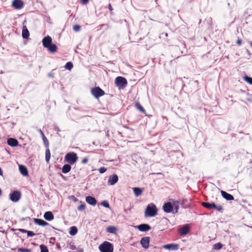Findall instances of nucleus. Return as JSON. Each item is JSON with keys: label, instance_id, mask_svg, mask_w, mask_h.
<instances>
[{"label": "nucleus", "instance_id": "6ab92c4d", "mask_svg": "<svg viewBox=\"0 0 252 252\" xmlns=\"http://www.w3.org/2000/svg\"><path fill=\"white\" fill-rule=\"evenodd\" d=\"M34 220V222L39 225H41V226H47L48 225V223L46 221H45V220H42V219H34L33 220Z\"/></svg>", "mask_w": 252, "mask_h": 252}, {"label": "nucleus", "instance_id": "de8ad7c7", "mask_svg": "<svg viewBox=\"0 0 252 252\" xmlns=\"http://www.w3.org/2000/svg\"><path fill=\"white\" fill-rule=\"evenodd\" d=\"M237 44L240 46L242 44V40L241 39H238L237 41Z\"/></svg>", "mask_w": 252, "mask_h": 252}, {"label": "nucleus", "instance_id": "dca6fc26", "mask_svg": "<svg viewBox=\"0 0 252 252\" xmlns=\"http://www.w3.org/2000/svg\"><path fill=\"white\" fill-rule=\"evenodd\" d=\"M44 218L47 220L51 221L54 219V216L52 212L47 211L45 213Z\"/></svg>", "mask_w": 252, "mask_h": 252}, {"label": "nucleus", "instance_id": "aec40b11", "mask_svg": "<svg viewBox=\"0 0 252 252\" xmlns=\"http://www.w3.org/2000/svg\"><path fill=\"white\" fill-rule=\"evenodd\" d=\"M7 144L11 147H15L18 145V142L16 139L10 138L8 139Z\"/></svg>", "mask_w": 252, "mask_h": 252}, {"label": "nucleus", "instance_id": "412c9836", "mask_svg": "<svg viewBox=\"0 0 252 252\" xmlns=\"http://www.w3.org/2000/svg\"><path fill=\"white\" fill-rule=\"evenodd\" d=\"M38 131L40 133V135H41V136L42 137V140L43 141L44 144L45 146L46 147H49V142H48V139L45 137V136L44 135L43 132H42V131L40 129H39L38 130Z\"/></svg>", "mask_w": 252, "mask_h": 252}, {"label": "nucleus", "instance_id": "e433bc0d", "mask_svg": "<svg viewBox=\"0 0 252 252\" xmlns=\"http://www.w3.org/2000/svg\"><path fill=\"white\" fill-rule=\"evenodd\" d=\"M244 79L245 81H246L247 82L249 83L251 85H252V78L246 76L244 77Z\"/></svg>", "mask_w": 252, "mask_h": 252}, {"label": "nucleus", "instance_id": "f704fd0d", "mask_svg": "<svg viewBox=\"0 0 252 252\" xmlns=\"http://www.w3.org/2000/svg\"><path fill=\"white\" fill-rule=\"evenodd\" d=\"M86 208V204L85 203H82L78 207L77 209L79 211H84Z\"/></svg>", "mask_w": 252, "mask_h": 252}, {"label": "nucleus", "instance_id": "c756f323", "mask_svg": "<svg viewBox=\"0 0 252 252\" xmlns=\"http://www.w3.org/2000/svg\"><path fill=\"white\" fill-rule=\"evenodd\" d=\"M135 106L136 108L139 110L140 112L145 113V110L144 109V108L142 107V106L138 102L136 103Z\"/></svg>", "mask_w": 252, "mask_h": 252}, {"label": "nucleus", "instance_id": "9d476101", "mask_svg": "<svg viewBox=\"0 0 252 252\" xmlns=\"http://www.w3.org/2000/svg\"><path fill=\"white\" fill-rule=\"evenodd\" d=\"M162 248L169 250H177L179 249V245L172 243L163 245Z\"/></svg>", "mask_w": 252, "mask_h": 252}, {"label": "nucleus", "instance_id": "b1692460", "mask_svg": "<svg viewBox=\"0 0 252 252\" xmlns=\"http://www.w3.org/2000/svg\"><path fill=\"white\" fill-rule=\"evenodd\" d=\"M133 192L136 196H138L140 195L143 190L141 188H133Z\"/></svg>", "mask_w": 252, "mask_h": 252}, {"label": "nucleus", "instance_id": "cd10ccee", "mask_svg": "<svg viewBox=\"0 0 252 252\" xmlns=\"http://www.w3.org/2000/svg\"><path fill=\"white\" fill-rule=\"evenodd\" d=\"M47 148L45 151V160L47 162H48L50 159L51 154L49 149L48 147Z\"/></svg>", "mask_w": 252, "mask_h": 252}, {"label": "nucleus", "instance_id": "4d7b16f0", "mask_svg": "<svg viewBox=\"0 0 252 252\" xmlns=\"http://www.w3.org/2000/svg\"><path fill=\"white\" fill-rule=\"evenodd\" d=\"M247 226L252 228V226H251L247 225Z\"/></svg>", "mask_w": 252, "mask_h": 252}, {"label": "nucleus", "instance_id": "4be33fe9", "mask_svg": "<svg viewBox=\"0 0 252 252\" xmlns=\"http://www.w3.org/2000/svg\"><path fill=\"white\" fill-rule=\"evenodd\" d=\"M68 246L70 249L73 251H78L79 252H83V249H80L79 250H78L77 248L76 247L75 245H74V243L72 242H70L68 243Z\"/></svg>", "mask_w": 252, "mask_h": 252}, {"label": "nucleus", "instance_id": "20e7f679", "mask_svg": "<svg viewBox=\"0 0 252 252\" xmlns=\"http://www.w3.org/2000/svg\"><path fill=\"white\" fill-rule=\"evenodd\" d=\"M127 83L126 79L123 77L119 76L115 79V84L119 88H125L127 85Z\"/></svg>", "mask_w": 252, "mask_h": 252}, {"label": "nucleus", "instance_id": "f8f14e48", "mask_svg": "<svg viewBox=\"0 0 252 252\" xmlns=\"http://www.w3.org/2000/svg\"><path fill=\"white\" fill-rule=\"evenodd\" d=\"M189 231V227L186 224L178 230V233L180 235H185Z\"/></svg>", "mask_w": 252, "mask_h": 252}, {"label": "nucleus", "instance_id": "f03ea898", "mask_svg": "<svg viewBox=\"0 0 252 252\" xmlns=\"http://www.w3.org/2000/svg\"><path fill=\"white\" fill-rule=\"evenodd\" d=\"M99 249L101 252H113V247L110 242L105 241L99 246Z\"/></svg>", "mask_w": 252, "mask_h": 252}, {"label": "nucleus", "instance_id": "39448f33", "mask_svg": "<svg viewBox=\"0 0 252 252\" xmlns=\"http://www.w3.org/2000/svg\"><path fill=\"white\" fill-rule=\"evenodd\" d=\"M91 93L95 98H97L103 96L105 94L104 91L99 87H96L92 88L91 89Z\"/></svg>", "mask_w": 252, "mask_h": 252}, {"label": "nucleus", "instance_id": "a211bd4d", "mask_svg": "<svg viewBox=\"0 0 252 252\" xmlns=\"http://www.w3.org/2000/svg\"><path fill=\"white\" fill-rule=\"evenodd\" d=\"M201 205L204 207L208 209L209 210L214 209L215 207V204L214 203H209V202H202Z\"/></svg>", "mask_w": 252, "mask_h": 252}, {"label": "nucleus", "instance_id": "4c0bfd02", "mask_svg": "<svg viewBox=\"0 0 252 252\" xmlns=\"http://www.w3.org/2000/svg\"><path fill=\"white\" fill-rule=\"evenodd\" d=\"M100 204L102 206H103L106 208H110L109 204L108 202V201H103L101 202Z\"/></svg>", "mask_w": 252, "mask_h": 252}, {"label": "nucleus", "instance_id": "9b49d317", "mask_svg": "<svg viewBox=\"0 0 252 252\" xmlns=\"http://www.w3.org/2000/svg\"><path fill=\"white\" fill-rule=\"evenodd\" d=\"M173 206L170 202H166L163 205V210L165 213H170L173 211Z\"/></svg>", "mask_w": 252, "mask_h": 252}, {"label": "nucleus", "instance_id": "58836bf2", "mask_svg": "<svg viewBox=\"0 0 252 252\" xmlns=\"http://www.w3.org/2000/svg\"><path fill=\"white\" fill-rule=\"evenodd\" d=\"M80 29L81 27L79 25H75L73 27V30L75 32L80 31Z\"/></svg>", "mask_w": 252, "mask_h": 252}, {"label": "nucleus", "instance_id": "13d9d810", "mask_svg": "<svg viewBox=\"0 0 252 252\" xmlns=\"http://www.w3.org/2000/svg\"><path fill=\"white\" fill-rule=\"evenodd\" d=\"M251 46H252V42L251 43Z\"/></svg>", "mask_w": 252, "mask_h": 252}, {"label": "nucleus", "instance_id": "1a4fd4ad", "mask_svg": "<svg viewBox=\"0 0 252 252\" xmlns=\"http://www.w3.org/2000/svg\"><path fill=\"white\" fill-rule=\"evenodd\" d=\"M52 42V38L49 36L47 35V36H45L42 39V44L44 48H47L51 43Z\"/></svg>", "mask_w": 252, "mask_h": 252}, {"label": "nucleus", "instance_id": "864d4df0", "mask_svg": "<svg viewBox=\"0 0 252 252\" xmlns=\"http://www.w3.org/2000/svg\"><path fill=\"white\" fill-rule=\"evenodd\" d=\"M3 71L2 70H0V74H3Z\"/></svg>", "mask_w": 252, "mask_h": 252}, {"label": "nucleus", "instance_id": "79ce46f5", "mask_svg": "<svg viewBox=\"0 0 252 252\" xmlns=\"http://www.w3.org/2000/svg\"><path fill=\"white\" fill-rule=\"evenodd\" d=\"M98 170L100 173H104L106 171L107 169L105 167H101Z\"/></svg>", "mask_w": 252, "mask_h": 252}, {"label": "nucleus", "instance_id": "0eeeda50", "mask_svg": "<svg viewBox=\"0 0 252 252\" xmlns=\"http://www.w3.org/2000/svg\"><path fill=\"white\" fill-rule=\"evenodd\" d=\"M12 6L16 9H21L24 6V3L22 0H14Z\"/></svg>", "mask_w": 252, "mask_h": 252}, {"label": "nucleus", "instance_id": "5fc2aeb1", "mask_svg": "<svg viewBox=\"0 0 252 252\" xmlns=\"http://www.w3.org/2000/svg\"><path fill=\"white\" fill-rule=\"evenodd\" d=\"M0 173H2V170L0 167Z\"/></svg>", "mask_w": 252, "mask_h": 252}, {"label": "nucleus", "instance_id": "f3484780", "mask_svg": "<svg viewBox=\"0 0 252 252\" xmlns=\"http://www.w3.org/2000/svg\"><path fill=\"white\" fill-rule=\"evenodd\" d=\"M221 194L223 197L227 200H232L234 199V197L231 194L227 193L224 191H221Z\"/></svg>", "mask_w": 252, "mask_h": 252}, {"label": "nucleus", "instance_id": "423d86ee", "mask_svg": "<svg viewBox=\"0 0 252 252\" xmlns=\"http://www.w3.org/2000/svg\"><path fill=\"white\" fill-rule=\"evenodd\" d=\"M9 195L10 200L14 202H16L20 199L21 193L20 191L16 190L11 193Z\"/></svg>", "mask_w": 252, "mask_h": 252}, {"label": "nucleus", "instance_id": "6e6552de", "mask_svg": "<svg viewBox=\"0 0 252 252\" xmlns=\"http://www.w3.org/2000/svg\"><path fill=\"white\" fill-rule=\"evenodd\" d=\"M150 240V237L148 236L141 238L140 243L143 248L147 249L149 248Z\"/></svg>", "mask_w": 252, "mask_h": 252}, {"label": "nucleus", "instance_id": "5701e85b", "mask_svg": "<svg viewBox=\"0 0 252 252\" xmlns=\"http://www.w3.org/2000/svg\"><path fill=\"white\" fill-rule=\"evenodd\" d=\"M50 53H55L57 50V46L55 44H51L46 48Z\"/></svg>", "mask_w": 252, "mask_h": 252}, {"label": "nucleus", "instance_id": "603ef678", "mask_svg": "<svg viewBox=\"0 0 252 252\" xmlns=\"http://www.w3.org/2000/svg\"><path fill=\"white\" fill-rule=\"evenodd\" d=\"M60 175L65 180H66V179L65 178V177L63 176V175L62 174H61Z\"/></svg>", "mask_w": 252, "mask_h": 252}, {"label": "nucleus", "instance_id": "ea45409f", "mask_svg": "<svg viewBox=\"0 0 252 252\" xmlns=\"http://www.w3.org/2000/svg\"><path fill=\"white\" fill-rule=\"evenodd\" d=\"M19 252H31V250L29 249L19 248L18 249Z\"/></svg>", "mask_w": 252, "mask_h": 252}, {"label": "nucleus", "instance_id": "6e6d98bb", "mask_svg": "<svg viewBox=\"0 0 252 252\" xmlns=\"http://www.w3.org/2000/svg\"><path fill=\"white\" fill-rule=\"evenodd\" d=\"M23 175L24 176H28L29 174H23Z\"/></svg>", "mask_w": 252, "mask_h": 252}, {"label": "nucleus", "instance_id": "8fccbe9b", "mask_svg": "<svg viewBox=\"0 0 252 252\" xmlns=\"http://www.w3.org/2000/svg\"><path fill=\"white\" fill-rule=\"evenodd\" d=\"M108 8H109V9L111 11H112L113 8H112V6H111V4H109V5H108Z\"/></svg>", "mask_w": 252, "mask_h": 252}, {"label": "nucleus", "instance_id": "7c9ffc66", "mask_svg": "<svg viewBox=\"0 0 252 252\" xmlns=\"http://www.w3.org/2000/svg\"><path fill=\"white\" fill-rule=\"evenodd\" d=\"M77 228L76 226H72L70 227V230L69 231V234L71 235H74L77 233Z\"/></svg>", "mask_w": 252, "mask_h": 252}, {"label": "nucleus", "instance_id": "09e8293b", "mask_svg": "<svg viewBox=\"0 0 252 252\" xmlns=\"http://www.w3.org/2000/svg\"><path fill=\"white\" fill-rule=\"evenodd\" d=\"M71 198L73 199V201L76 202L78 200V199L75 197L74 195L71 196Z\"/></svg>", "mask_w": 252, "mask_h": 252}, {"label": "nucleus", "instance_id": "bf43d9fd", "mask_svg": "<svg viewBox=\"0 0 252 252\" xmlns=\"http://www.w3.org/2000/svg\"><path fill=\"white\" fill-rule=\"evenodd\" d=\"M1 189H0V195L1 194Z\"/></svg>", "mask_w": 252, "mask_h": 252}, {"label": "nucleus", "instance_id": "c9c22d12", "mask_svg": "<svg viewBox=\"0 0 252 252\" xmlns=\"http://www.w3.org/2000/svg\"><path fill=\"white\" fill-rule=\"evenodd\" d=\"M40 249L41 252H49V251L46 246L44 245H41L40 246Z\"/></svg>", "mask_w": 252, "mask_h": 252}, {"label": "nucleus", "instance_id": "a18cd8bd", "mask_svg": "<svg viewBox=\"0 0 252 252\" xmlns=\"http://www.w3.org/2000/svg\"><path fill=\"white\" fill-rule=\"evenodd\" d=\"M18 230L22 233H27V230H25V229H22V228H20L18 229Z\"/></svg>", "mask_w": 252, "mask_h": 252}, {"label": "nucleus", "instance_id": "37998d69", "mask_svg": "<svg viewBox=\"0 0 252 252\" xmlns=\"http://www.w3.org/2000/svg\"><path fill=\"white\" fill-rule=\"evenodd\" d=\"M27 234L28 236L32 237L35 235V233L32 231H27Z\"/></svg>", "mask_w": 252, "mask_h": 252}, {"label": "nucleus", "instance_id": "473e14b6", "mask_svg": "<svg viewBox=\"0 0 252 252\" xmlns=\"http://www.w3.org/2000/svg\"><path fill=\"white\" fill-rule=\"evenodd\" d=\"M222 244L220 243H218L213 245V249L217 250L221 249L222 247Z\"/></svg>", "mask_w": 252, "mask_h": 252}, {"label": "nucleus", "instance_id": "3c124183", "mask_svg": "<svg viewBox=\"0 0 252 252\" xmlns=\"http://www.w3.org/2000/svg\"><path fill=\"white\" fill-rule=\"evenodd\" d=\"M48 76L49 77H53V74L51 73H50L48 74Z\"/></svg>", "mask_w": 252, "mask_h": 252}, {"label": "nucleus", "instance_id": "2f4dec72", "mask_svg": "<svg viewBox=\"0 0 252 252\" xmlns=\"http://www.w3.org/2000/svg\"><path fill=\"white\" fill-rule=\"evenodd\" d=\"M179 201L173 200V205H172V206H173V207L175 208V209L176 210L175 213H177V212H178V210L179 208Z\"/></svg>", "mask_w": 252, "mask_h": 252}, {"label": "nucleus", "instance_id": "49530a36", "mask_svg": "<svg viewBox=\"0 0 252 252\" xmlns=\"http://www.w3.org/2000/svg\"><path fill=\"white\" fill-rule=\"evenodd\" d=\"M88 161V159L87 158H84L83 159L82 162L83 163H86Z\"/></svg>", "mask_w": 252, "mask_h": 252}, {"label": "nucleus", "instance_id": "7ed1b4c3", "mask_svg": "<svg viewBox=\"0 0 252 252\" xmlns=\"http://www.w3.org/2000/svg\"><path fill=\"white\" fill-rule=\"evenodd\" d=\"M77 159V154L73 152L67 153L65 156V160L71 164L74 163Z\"/></svg>", "mask_w": 252, "mask_h": 252}, {"label": "nucleus", "instance_id": "ddd939ff", "mask_svg": "<svg viewBox=\"0 0 252 252\" xmlns=\"http://www.w3.org/2000/svg\"><path fill=\"white\" fill-rule=\"evenodd\" d=\"M118 181V177L116 174H113L109 176L108 180V184L113 185Z\"/></svg>", "mask_w": 252, "mask_h": 252}, {"label": "nucleus", "instance_id": "a19ab883", "mask_svg": "<svg viewBox=\"0 0 252 252\" xmlns=\"http://www.w3.org/2000/svg\"><path fill=\"white\" fill-rule=\"evenodd\" d=\"M214 209H216L219 212H221L222 210V207L220 205H215V207Z\"/></svg>", "mask_w": 252, "mask_h": 252}, {"label": "nucleus", "instance_id": "2eb2a0df", "mask_svg": "<svg viewBox=\"0 0 252 252\" xmlns=\"http://www.w3.org/2000/svg\"><path fill=\"white\" fill-rule=\"evenodd\" d=\"M86 201L88 203L93 206L96 205L97 203L96 200L95 198L91 196H87L86 197Z\"/></svg>", "mask_w": 252, "mask_h": 252}, {"label": "nucleus", "instance_id": "393cba45", "mask_svg": "<svg viewBox=\"0 0 252 252\" xmlns=\"http://www.w3.org/2000/svg\"><path fill=\"white\" fill-rule=\"evenodd\" d=\"M71 169V166L69 164H66L64 165L62 168V171L64 173H67L70 171Z\"/></svg>", "mask_w": 252, "mask_h": 252}, {"label": "nucleus", "instance_id": "4468645a", "mask_svg": "<svg viewBox=\"0 0 252 252\" xmlns=\"http://www.w3.org/2000/svg\"><path fill=\"white\" fill-rule=\"evenodd\" d=\"M138 230L142 232H146L150 230L151 226L148 224H141L137 226Z\"/></svg>", "mask_w": 252, "mask_h": 252}, {"label": "nucleus", "instance_id": "c03bdc74", "mask_svg": "<svg viewBox=\"0 0 252 252\" xmlns=\"http://www.w3.org/2000/svg\"><path fill=\"white\" fill-rule=\"evenodd\" d=\"M89 0H81V2L82 4H86L88 3Z\"/></svg>", "mask_w": 252, "mask_h": 252}, {"label": "nucleus", "instance_id": "a878e982", "mask_svg": "<svg viewBox=\"0 0 252 252\" xmlns=\"http://www.w3.org/2000/svg\"><path fill=\"white\" fill-rule=\"evenodd\" d=\"M30 33L28 29L24 28L22 31V37L23 38L27 39L29 37Z\"/></svg>", "mask_w": 252, "mask_h": 252}, {"label": "nucleus", "instance_id": "c85d7f7f", "mask_svg": "<svg viewBox=\"0 0 252 252\" xmlns=\"http://www.w3.org/2000/svg\"><path fill=\"white\" fill-rule=\"evenodd\" d=\"M19 170L21 173H28L26 167L23 165H19Z\"/></svg>", "mask_w": 252, "mask_h": 252}, {"label": "nucleus", "instance_id": "72a5a7b5", "mask_svg": "<svg viewBox=\"0 0 252 252\" xmlns=\"http://www.w3.org/2000/svg\"><path fill=\"white\" fill-rule=\"evenodd\" d=\"M73 63L71 62H69L65 64L64 67L66 69L70 70L73 68Z\"/></svg>", "mask_w": 252, "mask_h": 252}, {"label": "nucleus", "instance_id": "f257e3e1", "mask_svg": "<svg viewBox=\"0 0 252 252\" xmlns=\"http://www.w3.org/2000/svg\"><path fill=\"white\" fill-rule=\"evenodd\" d=\"M158 210L156 205L153 203L149 204L145 211V217H154L157 215Z\"/></svg>", "mask_w": 252, "mask_h": 252}, {"label": "nucleus", "instance_id": "bb28decb", "mask_svg": "<svg viewBox=\"0 0 252 252\" xmlns=\"http://www.w3.org/2000/svg\"><path fill=\"white\" fill-rule=\"evenodd\" d=\"M107 232L109 233H116L117 228L113 226H109L106 228Z\"/></svg>", "mask_w": 252, "mask_h": 252}]
</instances>
